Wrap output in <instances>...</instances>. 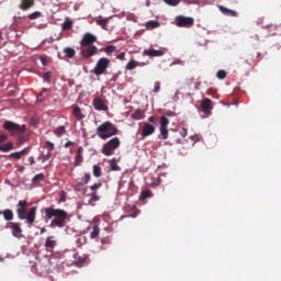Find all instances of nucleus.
Here are the masks:
<instances>
[{"instance_id": "f257e3e1", "label": "nucleus", "mask_w": 281, "mask_h": 281, "mask_svg": "<svg viewBox=\"0 0 281 281\" xmlns=\"http://www.w3.org/2000/svg\"><path fill=\"white\" fill-rule=\"evenodd\" d=\"M30 206V203L27 200H20L16 204V215L19 221H25L27 223L29 227H32L36 221V206L31 207L27 211V207Z\"/></svg>"}, {"instance_id": "f03ea898", "label": "nucleus", "mask_w": 281, "mask_h": 281, "mask_svg": "<svg viewBox=\"0 0 281 281\" xmlns=\"http://www.w3.org/2000/svg\"><path fill=\"white\" fill-rule=\"evenodd\" d=\"M45 218L50 222V227H65V222L67 221V212L63 209L46 207Z\"/></svg>"}, {"instance_id": "7ed1b4c3", "label": "nucleus", "mask_w": 281, "mask_h": 281, "mask_svg": "<svg viewBox=\"0 0 281 281\" xmlns=\"http://www.w3.org/2000/svg\"><path fill=\"white\" fill-rule=\"evenodd\" d=\"M116 133L117 127L111 122H104L97 128V135L100 139H109V137H113Z\"/></svg>"}, {"instance_id": "20e7f679", "label": "nucleus", "mask_w": 281, "mask_h": 281, "mask_svg": "<svg viewBox=\"0 0 281 281\" xmlns=\"http://www.w3.org/2000/svg\"><path fill=\"white\" fill-rule=\"evenodd\" d=\"M3 128L4 131H8L12 137H16V135H25V131H27L25 125H19L12 121H5L3 123Z\"/></svg>"}, {"instance_id": "39448f33", "label": "nucleus", "mask_w": 281, "mask_h": 281, "mask_svg": "<svg viewBox=\"0 0 281 281\" xmlns=\"http://www.w3.org/2000/svg\"><path fill=\"white\" fill-rule=\"evenodd\" d=\"M120 138L113 137L108 143H105L102 147V155H105V157H111L113 155V150H117L120 148Z\"/></svg>"}, {"instance_id": "423d86ee", "label": "nucleus", "mask_w": 281, "mask_h": 281, "mask_svg": "<svg viewBox=\"0 0 281 281\" xmlns=\"http://www.w3.org/2000/svg\"><path fill=\"white\" fill-rule=\"evenodd\" d=\"M109 65H111V59L106 57H102L97 61V65L93 69L94 76H102L106 74V69H109Z\"/></svg>"}, {"instance_id": "0eeeda50", "label": "nucleus", "mask_w": 281, "mask_h": 281, "mask_svg": "<svg viewBox=\"0 0 281 281\" xmlns=\"http://www.w3.org/2000/svg\"><path fill=\"white\" fill-rule=\"evenodd\" d=\"M148 122L149 123H144L143 125V137H149V135H153L155 133V126H157V119H155V116H149Z\"/></svg>"}, {"instance_id": "6e6552de", "label": "nucleus", "mask_w": 281, "mask_h": 281, "mask_svg": "<svg viewBox=\"0 0 281 281\" xmlns=\"http://www.w3.org/2000/svg\"><path fill=\"white\" fill-rule=\"evenodd\" d=\"M98 54V46L89 45V46H81L80 48V56L88 60V58H92V56H97Z\"/></svg>"}, {"instance_id": "1a4fd4ad", "label": "nucleus", "mask_w": 281, "mask_h": 281, "mask_svg": "<svg viewBox=\"0 0 281 281\" xmlns=\"http://www.w3.org/2000/svg\"><path fill=\"white\" fill-rule=\"evenodd\" d=\"M5 228L11 229V234L14 238H23V228L21 227V223L19 222L7 223Z\"/></svg>"}, {"instance_id": "9d476101", "label": "nucleus", "mask_w": 281, "mask_h": 281, "mask_svg": "<svg viewBox=\"0 0 281 281\" xmlns=\"http://www.w3.org/2000/svg\"><path fill=\"white\" fill-rule=\"evenodd\" d=\"M176 25L177 27H192V25H194V19L183 16V15H178L176 16Z\"/></svg>"}, {"instance_id": "9b49d317", "label": "nucleus", "mask_w": 281, "mask_h": 281, "mask_svg": "<svg viewBox=\"0 0 281 281\" xmlns=\"http://www.w3.org/2000/svg\"><path fill=\"white\" fill-rule=\"evenodd\" d=\"M93 43H98V37L91 33H85L80 41V46L87 47L89 45H93Z\"/></svg>"}, {"instance_id": "f8f14e48", "label": "nucleus", "mask_w": 281, "mask_h": 281, "mask_svg": "<svg viewBox=\"0 0 281 281\" xmlns=\"http://www.w3.org/2000/svg\"><path fill=\"white\" fill-rule=\"evenodd\" d=\"M92 106L95 111H109V106L106 105V102L100 98L95 97L92 101Z\"/></svg>"}, {"instance_id": "ddd939ff", "label": "nucleus", "mask_w": 281, "mask_h": 281, "mask_svg": "<svg viewBox=\"0 0 281 281\" xmlns=\"http://www.w3.org/2000/svg\"><path fill=\"white\" fill-rule=\"evenodd\" d=\"M201 109L207 115L210 113V111H212V109H214V106L212 105L211 99L205 98L204 100H202Z\"/></svg>"}, {"instance_id": "4468645a", "label": "nucleus", "mask_w": 281, "mask_h": 281, "mask_svg": "<svg viewBox=\"0 0 281 281\" xmlns=\"http://www.w3.org/2000/svg\"><path fill=\"white\" fill-rule=\"evenodd\" d=\"M144 56H149V58H158L160 56H164V50H157V49H145L143 52Z\"/></svg>"}, {"instance_id": "2eb2a0df", "label": "nucleus", "mask_w": 281, "mask_h": 281, "mask_svg": "<svg viewBox=\"0 0 281 281\" xmlns=\"http://www.w3.org/2000/svg\"><path fill=\"white\" fill-rule=\"evenodd\" d=\"M85 153V148L83 147H78L77 149V154L75 157V166H82V161H85V158L82 156V154Z\"/></svg>"}, {"instance_id": "dca6fc26", "label": "nucleus", "mask_w": 281, "mask_h": 281, "mask_svg": "<svg viewBox=\"0 0 281 281\" xmlns=\"http://www.w3.org/2000/svg\"><path fill=\"white\" fill-rule=\"evenodd\" d=\"M30 154V147H26L20 151H14L9 155L11 159H21V157Z\"/></svg>"}, {"instance_id": "f3484780", "label": "nucleus", "mask_w": 281, "mask_h": 281, "mask_svg": "<svg viewBox=\"0 0 281 281\" xmlns=\"http://www.w3.org/2000/svg\"><path fill=\"white\" fill-rule=\"evenodd\" d=\"M35 1L36 0H21L19 8L25 12L26 10H30V8H34Z\"/></svg>"}, {"instance_id": "a211bd4d", "label": "nucleus", "mask_w": 281, "mask_h": 281, "mask_svg": "<svg viewBox=\"0 0 281 281\" xmlns=\"http://www.w3.org/2000/svg\"><path fill=\"white\" fill-rule=\"evenodd\" d=\"M218 10L220 12H222V14H224V16H238V12L232 10V9H227L226 7L223 5H218Z\"/></svg>"}, {"instance_id": "6ab92c4d", "label": "nucleus", "mask_w": 281, "mask_h": 281, "mask_svg": "<svg viewBox=\"0 0 281 281\" xmlns=\"http://www.w3.org/2000/svg\"><path fill=\"white\" fill-rule=\"evenodd\" d=\"M1 214L3 215L4 221L8 223H12V221H14V212H12V210L5 209L1 212Z\"/></svg>"}, {"instance_id": "aec40b11", "label": "nucleus", "mask_w": 281, "mask_h": 281, "mask_svg": "<svg viewBox=\"0 0 281 281\" xmlns=\"http://www.w3.org/2000/svg\"><path fill=\"white\" fill-rule=\"evenodd\" d=\"M160 25H161V23H159V21L151 20V21L146 22L145 27L147 30H155L157 27H160Z\"/></svg>"}, {"instance_id": "412c9836", "label": "nucleus", "mask_w": 281, "mask_h": 281, "mask_svg": "<svg viewBox=\"0 0 281 281\" xmlns=\"http://www.w3.org/2000/svg\"><path fill=\"white\" fill-rule=\"evenodd\" d=\"M56 247V240H54V237H47L45 241V248L46 249H54Z\"/></svg>"}, {"instance_id": "4be33fe9", "label": "nucleus", "mask_w": 281, "mask_h": 281, "mask_svg": "<svg viewBox=\"0 0 281 281\" xmlns=\"http://www.w3.org/2000/svg\"><path fill=\"white\" fill-rule=\"evenodd\" d=\"M74 115L76 120H85V114H82V110H80V106H75L74 108Z\"/></svg>"}, {"instance_id": "5701e85b", "label": "nucleus", "mask_w": 281, "mask_h": 281, "mask_svg": "<svg viewBox=\"0 0 281 281\" xmlns=\"http://www.w3.org/2000/svg\"><path fill=\"white\" fill-rule=\"evenodd\" d=\"M139 66V63L135 61V59H131L127 65L125 66V69L127 71H133V69H135L136 67Z\"/></svg>"}, {"instance_id": "b1692460", "label": "nucleus", "mask_w": 281, "mask_h": 281, "mask_svg": "<svg viewBox=\"0 0 281 281\" xmlns=\"http://www.w3.org/2000/svg\"><path fill=\"white\" fill-rule=\"evenodd\" d=\"M14 148V145L12 143H5L3 145H0L1 153H10Z\"/></svg>"}, {"instance_id": "393cba45", "label": "nucleus", "mask_w": 281, "mask_h": 281, "mask_svg": "<svg viewBox=\"0 0 281 281\" xmlns=\"http://www.w3.org/2000/svg\"><path fill=\"white\" fill-rule=\"evenodd\" d=\"M97 25H100L101 27H103V30L106 27V23H109V18H97L94 19Z\"/></svg>"}, {"instance_id": "a878e982", "label": "nucleus", "mask_w": 281, "mask_h": 281, "mask_svg": "<svg viewBox=\"0 0 281 281\" xmlns=\"http://www.w3.org/2000/svg\"><path fill=\"white\" fill-rule=\"evenodd\" d=\"M92 175H93V177H97V178L102 177V168L99 167V165H93Z\"/></svg>"}, {"instance_id": "bb28decb", "label": "nucleus", "mask_w": 281, "mask_h": 281, "mask_svg": "<svg viewBox=\"0 0 281 281\" xmlns=\"http://www.w3.org/2000/svg\"><path fill=\"white\" fill-rule=\"evenodd\" d=\"M64 54H66V58H74V56H76V49L66 47L64 48Z\"/></svg>"}, {"instance_id": "cd10ccee", "label": "nucleus", "mask_w": 281, "mask_h": 281, "mask_svg": "<svg viewBox=\"0 0 281 281\" xmlns=\"http://www.w3.org/2000/svg\"><path fill=\"white\" fill-rule=\"evenodd\" d=\"M168 124H170V120L166 115H161L159 128H168Z\"/></svg>"}, {"instance_id": "c85d7f7f", "label": "nucleus", "mask_w": 281, "mask_h": 281, "mask_svg": "<svg viewBox=\"0 0 281 281\" xmlns=\"http://www.w3.org/2000/svg\"><path fill=\"white\" fill-rule=\"evenodd\" d=\"M145 199H153V191L144 190L140 192V201H145Z\"/></svg>"}, {"instance_id": "c756f323", "label": "nucleus", "mask_w": 281, "mask_h": 281, "mask_svg": "<svg viewBox=\"0 0 281 281\" xmlns=\"http://www.w3.org/2000/svg\"><path fill=\"white\" fill-rule=\"evenodd\" d=\"M132 120H144V111L142 110H136L133 114H132Z\"/></svg>"}, {"instance_id": "7c9ffc66", "label": "nucleus", "mask_w": 281, "mask_h": 281, "mask_svg": "<svg viewBox=\"0 0 281 281\" xmlns=\"http://www.w3.org/2000/svg\"><path fill=\"white\" fill-rule=\"evenodd\" d=\"M65 132H66V128L65 126H59L57 127L55 131H54V134L57 136V137H63V135H65Z\"/></svg>"}, {"instance_id": "2f4dec72", "label": "nucleus", "mask_w": 281, "mask_h": 281, "mask_svg": "<svg viewBox=\"0 0 281 281\" xmlns=\"http://www.w3.org/2000/svg\"><path fill=\"white\" fill-rule=\"evenodd\" d=\"M110 166H111V170H113L114 172H119L121 170L115 158L110 160Z\"/></svg>"}, {"instance_id": "473e14b6", "label": "nucleus", "mask_w": 281, "mask_h": 281, "mask_svg": "<svg viewBox=\"0 0 281 281\" xmlns=\"http://www.w3.org/2000/svg\"><path fill=\"white\" fill-rule=\"evenodd\" d=\"M42 16H43V13H41L40 11H35L29 14L27 19H30L31 21H35V19H41Z\"/></svg>"}, {"instance_id": "72a5a7b5", "label": "nucleus", "mask_w": 281, "mask_h": 281, "mask_svg": "<svg viewBox=\"0 0 281 281\" xmlns=\"http://www.w3.org/2000/svg\"><path fill=\"white\" fill-rule=\"evenodd\" d=\"M97 236H100V226L94 225L93 231L90 233V238L93 239Z\"/></svg>"}, {"instance_id": "f704fd0d", "label": "nucleus", "mask_w": 281, "mask_h": 281, "mask_svg": "<svg viewBox=\"0 0 281 281\" xmlns=\"http://www.w3.org/2000/svg\"><path fill=\"white\" fill-rule=\"evenodd\" d=\"M63 30L67 31V30H71V27H74V22L70 20H66L63 24Z\"/></svg>"}, {"instance_id": "c9c22d12", "label": "nucleus", "mask_w": 281, "mask_h": 281, "mask_svg": "<svg viewBox=\"0 0 281 281\" xmlns=\"http://www.w3.org/2000/svg\"><path fill=\"white\" fill-rule=\"evenodd\" d=\"M216 77L218 80H225L227 78V72L225 70H218L216 72Z\"/></svg>"}, {"instance_id": "e433bc0d", "label": "nucleus", "mask_w": 281, "mask_h": 281, "mask_svg": "<svg viewBox=\"0 0 281 281\" xmlns=\"http://www.w3.org/2000/svg\"><path fill=\"white\" fill-rule=\"evenodd\" d=\"M161 139H168V127H159Z\"/></svg>"}, {"instance_id": "4c0bfd02", "label": "nucleus", "mask_w": 281, "mask_h": 281, "mask_svg": "<svg viewBox=\"0 0 281 281\" xmlns=\"http://www.w3.org/2000/svg\"><path fill=\"white\" fill-rule=\"evenodd\" d=\"M47 98V89H43L42 92L37 95L38 102H43Z\"/></svg>"}, {"instance_id": "58836bf2", "label": "nucleus", "mask_w": 281, "mask_h": 281, "mask_svg": "<svg viewBox=\"0 0 281 281\" xmlns=\"http://www.w3.org/2000/svg\"><path fill=\"white\" fill-rule=\"evenodd\" d=\"M167 5L177 7L179 3H181V0H164Z\"/></svg>"}, {"instance_id": "ea45409f", "label": "nucleus", "mask_w": 281, "mask_h": 281, "mask_svg": "<svg viewBox=\"0 0 281 281\" xmlns=\"http://www.w3.org/2000/svg\"><path fill=\"white\" fill-rule=\"evenodd\" d=\"M91 199L90 201H92V203H95L98 201H100V195H98V192L93 191L91 194H90Z\"/></svg>"}, {"instance_id": "a19ab883", "label": "nucleus", "mask_w": 281, "mask_h": 281, "mask_svg": "<svg viewBox=\"0 0 281 281\" xmlns=\"http://www.w3.org/2000/svg\"><path fill=\"white\" fill-rule=\"evenodd\" d=\"M154 93H159V91H161V82H159V81H156L155 83H154Z\"/></svg>"}, {"instance_id": "79ce46f5", "label": "nucleus", "mask_w": 281, "mask_h": 281, "mask_svg": "<svg viewBox=\"0 0 281 281\" xmlns=\"http://www.w3.org/2000/svg\"><path fill=\"white\" fill-rule=\"evenodd\" d=\"M115 49H116L115 46L110 45V46H106V47L104 48V52H105V54H113V52H115Z\"/></svg>"}, {"instance_id": "37998d69", "label": "nucleus", "mask_w": 281, "mask_h": 281, "mask_svg": "<svg viewBox=\"0 0 281 281\" xmlns=\"http://www.w3.org/2000/svg\"><path fill=\"white\" fill-rule=\"evenodd\" d=\"M45 146H46L48 153H52V150H54V148H55L54 143H52L49 140H46Z\"/></svg>"}, {"instance_id": "c03bdc74", "label": "nucleus", "mask_w": 281, "mask_h": 281, "mask_svg": "<svg viewBox=\"0 0 281 281\" xmlns=\"http://www.w3.org/2000/svg\"><path fill=\"white\" fill-rule=\"evenodd\" d=\"M102 186V182H95L94 184H92L91 187H90V190L92 191V192H95V190H100V187Z\"/></svg>"}, {"instance_id": "a18cd8bd", "label": "nucleus", "mask_w": 281, "mask_h": 281, "mask_svg": "<svg viewBox=\"0 0 281 281\" xmlns=\"http://www.w3.org/2000/svg\"><path fill=\"white\" fill-rule=\"evenodd\" d=\"M43 179H45V176L43 173H38L33 178V181H43Z\"/></svg>"}, {"instance_id": "49530a36", "label": "nucleus", "mask_w": 281, "mask_h": 281, "mask_svg": "<svg viewBox=\"0 0 281 281\" xmlns=\"http://www.w3.org/2000/svg\"><path fill=\"white\" fill-rule=\"evenodd\" d=\"M52 78V71H47L43 75V79L48 82V80Z\"/></svg>"}, {"instance_id": "de8ad7c7", "label": "nucleus", "mask_w": 281, "mask_h": 281, "mask_svg": "<svg viewBox=\"0 0 281 281\" xmlns=\"http://www.w3.org/2000/svg\"><path fill=\"white\" fill-rule=\"evenodd\" d=\"M180 135H181V137H188V128L182 127V128L180 130Z\"/></svg>"}, {"instance_id": "09e8293b", "label": "nucleus", "mask_w": 281, "mask_h": 281, "mask_svg": "<svg viewBox=\"0 0 281 281\" xmlns=\"http://www.w3.org/2000/svg\"><path fill=\"white\" fill-rule=\"evenodd\" d=\"M25 16H14V23H22V21H25Z\"/></svg>"}, {"instance_id": "8fccbe9b", "label": "nucleus", "mask_w": 281, "mask_h": 281, "mask_svg": "<svg viewBox=\"0 0 281 281\" xmlns=\"http://www.w3.org/2000/svg\"><path fill=\"white\" fill-rule=\"evenodd\" d=\"M89 181H91V173H85V181L83 183H89Z\"/></svg>"}, {"instance_id": "3c124183", "label": "nucleus", "mask_w": 281, "mask_h": 281, "mask_svg": "<svg viewBox=\"0 0 281 281\" xmlns=\"http://www.w3.org/2000/svg\"><path fill=\"white\" fill-rule=\"evenodd\" d=\"M50 158H52V153L48 151L47 155H45V156L43 157V162L49 161Z\"/></svg>"}, {"instance_id": "603ef678", "label": "nucleus", "mask_w": 281, "mask_h": 281, "mask_svg": "<svg viewBox=\"0 0 281 281\" xmlns=\"http://www.w3.org/2000/svg\"><path fill=\"white\" fill-rule=\"evenodd\" d=\"M34 164H36L34 156L29 157V166H34Z\"/></svg>"}, {"instance_id": "864d4df0", "label": "nucleus", "mask_w": 281, "mask_h": 281, "mask_svg": "<svg viewBox=\"0 0 281 281\" xmlns=\"http://www.w3.org/2000/svg\"><path fill=\"white\" fill-rule=\"evenodd\" d=\"M5 139H8V136H5L4 134H0V144H3Z\"/></svg>"}, {"instance_id": "5fc2aeb1", "label": "nucleus", "mask_w": 281, "mask_h": 281, "mask_svg": "<svg viewBox=\"0 0 281 281\" xmlns=\"http://www.w3.org/2000/svg\"><path fill=\"white\" fill-rule=\"evenodd\" d=\"M40 60L44 67L47 65V59L45 57H41Z\"/></svg>"}, {"instance_id": "6e6d98bb", "label": "nucleus", "mask_w": 281, "mask_h": 281, "mask_svg": "<svg viewBox=\"0 0 281 281\" xmlns=\"http://www.w3.org/2000/svg\"><path fill=\"white\" fill-rule=\"evenodd\" d=\"M69 146H74V142L68 140V142L65 144V148H69Z\"/></svg>"}, {"instance_id": "4d7b16f0", "label": "nucleus", "mask_w": 281, "mask_h": 281, "mask_svg": "<svg viewBox=\"0 0 281 281\" xmlns=\"http://www.w3.org/2000/svg\"><path fill=\"white\" fill-rule=\"evenodd\" d=\"M18 136H19V138H18L19 144H23V134L18 135Z\"/></svg>"}, {"instance_id": "13d9d810", "label": "nucleus", "mask_w": 281, "mask_h": 281, "mask_svg": "<svg viewBox=\"0 0 281 281\" xmlns=\"http://www.w3.org/2000/svg\"><path fill=\"white\" fill-rule=\"evenodd\" d=\"M45 232H47L45 227L41 228V234H45Z\"/></svg>"}, {"instance_id": "bf43d9fd", "label": "nucleus", "mask_w": 281, "mask_h": 281, "mask_svg": "<svg viewBox=\"0 0 281 281\" xmlns=\"http://www.w3.org/2000/svg\"><path fill=\"white\" fill-rule=\"evenodd\" d=\"M191 139H195L196 142H199V136H191Z\"/></svg>"}, {"instance_id": "052dcab7", "label": "nucleus", "mask_w": 281, "mask_h": 281, "mask_svg": "<svg viewBox=\"0 0 281 281\" xmlns=\"http://www.w3.org/2000/svg\"><path fill=\"white\" fill-rule=\"evenodd\" d=\"M159 183H161V182L160 181L153 182L151 186H159Z\"/></svg>"}, {"instance_id": "680f3d73", "label": "nucleus", "mask_w": 281, "mask_h": 281, "mask_svg": "<svg viewBox=\"0 0 281 281\" xmlns=\"http://www.w3.org/2000/svg\"><path fill=\"white\" fill-rule=\"evenodd\" d=\"M165 117H170V113H166V114H165Z\"/></svg>"}, {"instance_id": "e2e57ef3", "label": "nucleus", "mask_w": 281, "mask_h": 281, "mask_svg": "<svg viewBox=\"0 0 281 281\" xmlns=\"http://www.w3.org/2000/svg\"><path fill=\"white\" fill-rule=\"evenodd\" d=\"M257 58H260V53H257Z\"/></svg>"}, {"instance_id": "0e129e2a", "label": "nucleus", "mask_w": 281, "mask_h": 281, "mask_svg": "<svg viewBox=\"0 0 281 281\" xmlns=\"http://www.w3.org/2000/svg\"><path fill=\"white\" fill-rule=\"evenodd\" d=\"M1 214H2V213H1V211H0V216H1Z\"/></svg>"}]
</instances>
